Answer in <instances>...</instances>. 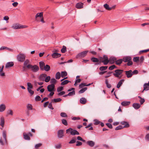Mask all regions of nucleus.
Instances as JSON below:
<instances>
[{
	"instance_id": "55",
	"label": "nucleus",
	"mask_w": 149,
	"mask_h": 149,
	"mask_svg": "<svg viewBox=\"0 0 149 149\" xmlns=\"http://www.w3.org/2000/svg\"><path fill=\"white\" fill-rule=\"evenodd\" d=\"M28 92L30 94L31 96H32L34 94V91L31 89L27 90Z\"/></svg>"
},
{
	"instance_id": "13",
	"label": "nucleus",
	"mask_w": 149,
	"mask_h": 149,
	"mask_svg": "<svg viewBox=\"0 0 149 149\" xmlns=\"http://www.w3.org/2000/svg\"><path fill=\"white\" fill-rule=\"evenodd\" d=\"M120 123L124 125V126L123 127L124 128H128L129 127L130 125L128 122L124 121H122L120 122Z\"/></svg>"
},
{
	"instance_id": "5",
	"label": "nucleus",
	"mask_w": 149,
	"mask_h": 149,
	"mask_svg": "<svg viewBox=\"0 0 149 149\" xmlns=\"http://www.w3.org/2000/svg\"><path fill=\"white\" fill-rule=\"evenodd\" d=\"M31 64H30V61L29 60L27 59L25 60L23 64V68L24 69L26 68L27 69H29V68L31 65Z\"/></svg>"
},
{
	"instance_id": "38",
	"label": "nucleus",
	"mask_w": 149,
	"mask_h": 149,
	"mask_svg": "<svg viewBox=\"0 0 149 149\" xmlns=\"http://www.w3.org/2000/svg\"><path fill=\"white\" fill-rule=\"evenodd\" d=\"M67 75V73L66 71L62 72L61 73V76L62 77H64Z\"/></svg>"
},
{
	"instance_id": "8",
	"label": "nucleus",
	"mask_w": 149,
	"mask_h": 149,
	"mask_svg": "<svg viewBox=\"0 0 149 149\" xmlns=\"http://www.w3.org/2000/svg\"><path fill=\"white\" fill-rule=\"evenodd\" d=\"M55 85L54 84H51L48 85L47 86L48 91L49 92L54 91V89Z\"/></svg>"
},
{
	"instance_id": "26",
	"label": "nucleus",
	"mask_w": 149,
	"mask_h": 149,
	"mask_svg": "<svg viewBox=\"0 0 149 149\" xmlns=\"http://www.w3.org/2000/svg\"><path fill=\"white\" fill-rule=\"evenodd\" d=\"M4 124V119L3 117H1L0 118V125L2 127H3Z\"/></svg>"
},
{
	"instance_id": "17",
	"label": "nucleus",
	"mask_w": 149,
	"mask_h": 149,
	"mask_svg": "<svg viewBox=\"0 0 149 149\" xmlns=\"http://www.w3.org/2000/svg\"><path fill=\"white\" fill-rule=\"evenodd\" d=\"M83 3L79 2L77 3L76 5V7L78 9H81L83 8Z\"/></svg>"
},
{
	"instance_id": "41",
	"label": "nucleus",
	"mask_w": 149,
	"mask_h": 149,
	"mask_svg": "<svg viewBox=\"0 0 149 149\" xmlns=\"http://www.w3.org/2000/svg\"><path fill=\"white\" fill-rule=\"evenodd\" d=\"M105 83L106 84L107 87L108 88H110L111 87V85L110 84H109L108 83V81L107 80V79H105Z\"/></svg>"
},
{
	"instance_id": "30",
	"label": "nucleus",
	"mask_w": 149,
	"mask_h": 149,
	"mask_svg": "<svg viewBox=\"0 0 149 149\" xmlns=\"http://www.w3.org/2000/svg\"><path fill=\"white\" fill-rule=\"evenodd\" d=\"M39 65L40 69L42 70L45 66L44 63L42 61H40L39 62Z\"/></svg>"
},
{
	"instance_id": "22",
	"label": "nucleus",
	"mask_w": 149,
	"mask_h": 149,
	"mask_svg": "<svg viewBox=\"0 0 149 149\" xmlns=\"http://www.w3.org/2000/svg\"><path fill=\"white\" fill-rule=\"evenodd\" d=\"M13 65L14 63L12 62H8L6 64L5 67L6 68H7L13 66Z\"/></svg>"
},
{
	"instance_id": "35",
	"label": "nucleus",
	"mask_w": 149,
	"mask_h": 149,
	"mask_svg": "<svg viewBox=\"0 0 149 149\" xmlns=\"http://www.w3.org/2000/svg\"><path fill=\"white\" fill-rule=\"evenodd\" d=\"M27 90L32 89L33 86L32 84L29 82H28L27 83Z\"/></svg>"
},
{
	"instance_id": "40",
	"label": "nucleus",
	"mask_w": 149,
	"mask_h": 149,
	"mask_svg": "<svg viewBox=\"0 0 149 149\" xmlns=\"http://www.w3.org/2000/svg\"><path fill=\"white\" fill-rule=\"evenodd\" d=\"M87 89V87L84 88H82L79 91V93H84L86 91Z\"/></svg>"
},
{
	"instance_id": "51",
	"label": "nucleus",
	"mask_w": 149,
	"mask_h": 149,
	"mask_svg": "<svg viewBox=\"0 0 149 149\" xmlns=\"http://www.w3.org/2000/svg\"><path fill=\"white\" fill-rule=\"evenodd\" d=\"M115 68H117V67L115 65H113L110 66L109 69L110 70H112Z\"/></svg>"
},
{
	"instance_id": "25",
	"label": "nucleus",
	"mask_w": 149,
	"mask_h": 149,
	"mask_svg": "<svg viewBox=\"0 0 149 149\" xmlns=\"http://www.w3.org/2000/svg\"><path fill=\"white\" fill-rule=\"evenodd\" d=\"M4 49H7L9 51H13V50L12 49L5 46H3L0 48V50H2Z\"/></svg>"
},
{
	"instance_id": "15",
	"label": "nucleus",
	"mask_w": 149,
	"mask_h": 149,
	"mask_svg": "<svg viewBox=\"0 0 149 149\" xmlns=\"http://www.w3.org/2000/svg\"><path fill=\"white\" fill-rule=\"evenodd\" d=\"M61 56V54L56 53L54 52L52 55V57L53 58H57L60 57Z\"/></svg>"
},
{
	"instance_id": "23",
	"label": "nucleus",
	"mask_w": 149,
	"mask_h": 149,
	"mask_svg": "<svg viewBox=\"0 0 149 149\" xmlns=\"http://www.w3.org/2000/svg\"><path fill=\"white\" fill-rule=\"evenodd\" d=\"M132 106L135 109H137L140 107V105L138 103H134L132 105Z\"/></svg>"
},
{
	"instance_id": "27",
	"label": "nucleus",
	"mask_w": 149,
	"mask_h": 149,
	"mask_svg": "<svg viewBox=\"0 0 149 149\" xmlns=\"http://www.w3.org/2000/svg\"><path fill=\"white\" fill-rule=\"evenodd\" d=\"M23 136L24 139L26 140H30V138L28 135L26 133H24Z\"/></svg>"
},
{
	"instance_id": "19",
	"label": "nucleus",
	"mask_w": 149,
	"mask_h": 149,
	"mask_svg": "<svg viewBox=\"0 0 149 149\" xmlns=\"http://www.w3.org/2000/svg\"><path fill=\"white\" fill-rule=\"evenodd\" d=\"M116 58L114 57H111L109 59V63H110L112 64L116 61Z\"/></svg>"
},
{
	"instance_id": "10",
	"label": "nucleus",
	"mask_w": 149,
	"mask_h": 149,
	"mask_svg": "<svg viewBox=\"0 0 149 149\" xmlns=\"http://www.w3.org/2000/svg\"><path fill=\"white\" fill-rule=\"evenodd\" d=\"M125 72L127 78H129L131 77H132V70H130L129 71H125Z\"/></svg>"
},
{
	"instance_id": "46",
	"label": "nucleus",
	"mask_w": 149,
	"mask_h": 149,
	"mask_svg": "<svg viewBox=\"0 0 149 149\" xmlns=\"http://www.w3.org/2000/svg\"><path fill=\"white\" fill-rule=\"evenodd\" d=\"M56 80L55 79L52 78L50 80V83L51 84H54H54L56 83Z\"/></svg>"
},
{
	"instance_id": "62",
	"label": "nucleus",
	"mask_w": 149,
	"mask_h": 149,
	"mask_svg": "<svg viewBox=\"0 0 149 149\" xmlns=\"http://www.w3.org/2000/svg\"><path fill=\"white\" fill-rule=\"evenodd\" d=\"M5 76V73L3 70H0V76L1 77H3Z\"/></svg>"
},
{
	"instance_id": "48",
	"label": "nucleus",
	"mask_w": 149,
	"mask_h": 149,
	"mask_svg": "<svg viewBox=\"0 0 149 149\" xmlns=\"http://www.w3.org/2000/svg\"><path fill=\"white\" fill-rule=\"evenodd\" d=\"M76 141V139L74 138L72 139L69 142L70 144H72L75 143Z\"/></svg>"
},
{
	"instance_id": "53",
	"label": "nucleus",
	"mask_w": 149,
	"mask_h": 149,
	"mask_svg": "<svg viewBox=\"0 0 149 149\" xmlns=\"http://www.w3.org/2000/svg\"><path fill=\"white\" fill-rule=\"evenodd\" d=\"M7 113L8 115H10L12 116L13 114V112L11 110H8Z\"/></svg>"
},
{
	"instance_id": "31",
	"label": "nucleus",
	"mask_w": 149,
	"mask_h": 149,
	"mask_svg": "<svg viewBox=\"0 0 149 149\" xmlns=\"http://www.w3.org/2000/svg\"><path fill=\"white\" fill-rule=\"evenodd\" d=\"M50 66L48 65H46L45 66L42 70H45L46 71H48L50 70Z\"/></svg>"
},
{
	"instance_id": "57",
	"label": "nucleus",
	"mask_w": 149,
	"mask_h": 149,
	"mask_svg": "<svg viewBox=\"0 0 149 149\" xmlns=\"http://www.w3.org/2000/svg\"><path fill=\"white\" fill-rule=\"evenodd\" d=\"M133 61L135 62H137L139 60V58L138 57H135L133 58Z\"/></svg>"
},
{
	"instance_id": "33",
	"label": "nucleus",
	"mask_w": 149,
	"mask_h": 149,
	"mask_svg": "<svg viewBox=\"0 0 149 149\" xmlns=\"http://www.w3.org/2000/svg\"><path fill=\"white\" fill-rule=\"evenodd\" d=\"M62 100L60 98H57L54 99L52 100V102H60Z\"/></svg>"
},
{
	"instance_id": "9",
	"label": "nucleus",
	"mask_w": 149,
	"mask_h": 149,
	"mask_svg": "<svg viewBox=\"0 0 149 149\" xmlns=\"http://www.w3.org/2000/svg\"><path fill=\"white\" fill-rule=\"evenodd\" d=\"M57 136L58 138H62L63 136V130H61L58 131L57 132Z\"/></svg>"
},
{
	"instance_id": "60",
	"label": "nucleus",
	"mask_w": 149,
	"mask_h": 149,
	"mask_svg": "<svg viewBox=\"0 0 149 149\" xmlns=\"http://www.w3.org/2000/svg\"><path fill=\"white\" fill-rule=\"evenodd\" d=\"M123 127H122V126L119 125V126H117V127H116V128L115 129L116 130H118L121 129H123Z\"/></svg>"
},
{
	"instance_id": "63",
	"label": "nucleus",
	"mask_w": 149,
	"mask_h": 149,
	"mask_svg": "<svg viewBox=\"0 0 149 149\" xmlns=\"http://www.w3.org/2000/svg\"><path fill=\"white\" fill-rule=\"evenodd\" d=\"M77 139L78 140H80L82 141L83 142H85V141L84 140L82 139V138L80 137V136H78L77 137Z\"/></svg>"
},
{
	"instance_id": "28",
	"label": "nucleus",
	"mask_w": 149,
	"mask_h": 149,
	"mask_svg": "<svg viewBox=\"0 0 149 149\" xmlns=\"http://www.w3.org/2000/svg\"><path fill=\"white\" fill-rule=\"evenodd\" d=\"M87 143L91 147H92L94 146L95 143L92 141H88L87 142Z\"/></svg>"
},
{
	"instance_id": "12",
	"label": "nucleus",
	"mask_w": 149,
	"mask_h": 149,
	"mask_svg": "<svg viewBox=\"0 0 149 149\" xmlns=\"http://www.w3.org/2000/svg\"><path fill=\"white\" fill-rule=\"evenodd\" d=\"M104 7L107 10H110L113 9L115 7V6H114L111 7H110L107 4H105L104 5Z\"/></svg>"
},
{
	"instance_id": "42",
	"label": "nucleus",
	"mask_w": 149,
	"mask_h": 149,
	"mask_svg": "<svg viewBox=\"0 0 149 149\" xmlns=\"http://www.w3.org/2000/svg\"><path fill=\"white\" fill-rule=\"evenodd\" d=\"M70 82V81H69L68 80H65V81H62L61 83V85H65L68 83L69 82Z\"/></svg>"
},
{
	"instance_id": "54",
	"label": "nucleus",
	"mask_w": 149,
	"mask_h": 149,
	"mask_svg": "<svg viewBox=\"0 0 149 149\" xmlns=\"http://www.w3.org/2000/svg\"><path fill=\"white\" fill-rule=\"evenodd\" d=\"M94 124L95 125H97L100 124V122L99 121V120L97 119H95L94 120Z\"/></svg>"
},
{
	"instance_id": "43",
	"label": "nucleus",
	"mask_w": 149,
	"mask_h": 149,
	"mask_svg": "<svg viewBox=\"0 0 149 149\" xmlns=\"http://www.w3.org/2000/svg\"><path fill=\"white\" fill-rule=\"evenodd\" d=\"M66 47L65 46H63V48L61 49V51L62 53H64L66 51Z\"/></svg>"
},
{
	"instance_id": "24",
	"label": "nucleus",
	"mask_w": 149,
	"mask_h": 149,
	"mask_svg": "<svg viewBox=\"0 0 149 149\" xmlns=\"http://www.w3.org/2000/svg\"><path fill=\"white\" fill-rule=\"evenodd\" d=\"M100 61L103 63L104 65H107L109 62V60L108 59H105L103 60H100Z\"/></svg>"
},
{
	"instance_id": "4",
	"label": "nucleus",
	"mask_w": 149,
	"mask_h": 149,
	"mask_svg": "<svg viewBox=\"0 0 149 149\" xmlns=\"http://www.w3.org/2000/svg\"><path fill=\"white\" fill-rule=\"evenodd\" d=\"M123 72V70H122L117 69L115 70V73L113 74V75L115 77L120 79L122 77V73Z\"/></svg>"
},
{
	"instance_id": "47",
	"label": "nucleus",
	"mask_w": 149,
	"mask_h": 149,
	"mask_svg": "<svg viewBox=\"0 0 149 149\" xmlns=\"http://www.w3.org/2000/svg\"><path fill=\"white\" fill-rule=\"evenodd\" d=\"M123 61L122 59H119L116 61V64L118 65H119Z\"/></svg>"
},
{
	"instance_id": "44",
	"label": "nucleus",
	"mask_w": 149,
	"mask_h": 149,
	"mask_svg": "<svg viewBox=\"0 0 149 149\" xmlns=\"http://www.w3.org/2000/svg\"><path fill=\"white\" fill-rule=\"evenodd\" d=\"M91 61L94 62H97L99 61V60L96 58L93 57L91 58Z\"/></svg>"
},
{
	"instance_id": "59",
	"label": "nucleus",
	"mask_w": 149,
	"mask_h": 149,
	"mask_svg": "<svg viewBox=\"0 0 149 149\" xmlns=\"http://www.w3.org/2000/svg\"><path fill=\"white\" fill-rule=\"evenodd\" d=\"M63 89V87L62 86L58 87L57 88V91L58 92H61Z\"/></svg>"
},
{
	"instance_id": "16",
	"label": "nucleus",
	"mask_w": 149,
	"mask_h": 149,
	"mask_svg": "<svg viewBox=\"0 0 149 149\" xmlns=\"http://www.w3.org/2000/svg\"><path fill=\"white\" fill-rule=\"evenodd\" d=\"M70 134L72 135H79V133L76 130H71V131L70 132Z\"/></svg>"
},
{
	"instance_id": "49",
	"label": "nucleus",
	"mask_w": 149,
	"mask_h": 149,
	"mask_svg": "<svg viewBox=\"0 0 149 149\" xmlns=\"http://www.w3.org/2000/svg\"><path fill=\"white\" fill-rule=\"evenodd\" d=\"M75 94V92L73 90L72 92H69L68 94V96H72Z\"/></svg>"
},
{
	"instance_id": "21",
	"label": "nucleus",
	"mask_w": 149,
	"mask_h": 149,
	"mask_svg": "<svg viewBox=\"0 0 149 149\" xmlns=\"http://www.w3.org/2000/svg\"><path fill=\"white\" fill-rule=\"evenodd\" d=\"M124 81V80L123 79L120 80L118 83L116 87L118 88H119L122 84Z\"/></svg>"
},
{
	"instance_id": "6",
	"label": "nucleus",
	"mask_w": 149,
	"mask_h": 149,
	"mask_svg": "<svg viewBox=\"0 0 149 149\" xmlns=\"http://www.w3.org/2000/svg\"><path fill=\"white\" fill-rule=\"evenodd\" d=\"M88 52V51H85L82 52L78 54L76 56V58L84 57L86 56L87 53Z\"/></svg>"
},
{
	"instance_id": "18",
	"label": "nucleus",
	"mask_w": 149,
	"mask_h": 149,
	"mask_svg": "<svg viewBox=\"0 0 149 149\" xmlns=\"http://www.w3.org/2000/svg\"><path fill=\"white\" fill-rule=\"evenodd\" d=\"M131 60L132 58L130 57L126 56L123 58V61L125 62H126L131 61Z\"/></svg>"
},
{
	"instance_id": "58",
	"label": "nucleus",
	"mask_w": 149,
	"mask_h": 149,
	"mask_svg": "<svg viewBox=\"0 0 149 149\" xmlns=\"http://www.w3.org/2000/svg\"><path fill=\"white\" fill-rule=\"evenodd\" d=\"M60 115L62 117H65L67 116V114L64 112H61L60 113Z\"/></svg>"
},
{
	"instance_id": "20",
	"label": "nucleus",
	"mask_w": 149,
	"mask_h": 149,
	"mask_svg": "<svg viewBox=\"0 0 149 149\" xmlns=\"http://www.w3.org/2000/svg\"><path fill=\"white\" fill-rule=\"evenodd\" d=\"M6 107L5 105L1 104L0 105V112L3 111L6 109Z\"/></svg>"
},
{
	"instance_id": "2",
	"label": "nucleus",
	"mask_w": 149,
	"mask_h": 149,
	"mask_svg": "<svg viewBox=\"0 0 149 149\" xmlns=\"http://www.w3.org/2000/svg\"><path fill=\"white\" fill-rule=\"evenodd\" d=\"M27 27L26 25H22L18 23H14L11 26V28L15 29H24Z\"/></svg>"
},
{
	"instance_id": "45",
	"label": "nucleus",
	"mask_w": 149,
	"mask_h": 149,
	"mask_svg": "<svg viewBox=\"0 0 149 149\" xmlns=\"http://www.w3.org/2000/svg\"><path fill=\"white\" fill-rule=\"evenodd\" d=\"M50 80V77L49 76H47L46 77L44 81L46 82H48Z\"/></svg>"
},
{
	"instance_id": "34",
	"label": "nucleus",
	"mask_w": 149,
	"mask_h": 149,
	"mask_svg": "<svg viewBox=\"0 0 149 149\" xmlns=\"http://www.w3.org/2000/svg\"><path fill=\"white\" fill-rule=\"evenodd\" d=\"M43 16V13L41 12L40 13H38L36 14V15L35 17H36V20H37V18L38 17H40V18H41Z\"/></svg>"
},
{
	"instance_id": "1",
	"label": "nucleus",
	"mask_w": 149,
	"mask_h": 149,
	"mask_svg": "<svg viewBox=\"0 0 149 149\" xmlns=\"http://www.w3.org/2000/svg\"><path fill=\"white\" fill-rule=\"evenodd\" d=\"M3 139L1 138L0 139V144L3 146L5 144H7V140L6 139V131H3L2 133Z\"/></svg>"
},
{
	"instance_id": "7",
	"label": "nucleus",
	"mask_w": 149,
	"mask_h": 149,
	"mask_svg": "<svg viewBox=\"0 0 149 149\" xmlns=\"http://www.w3.org/2000/svg\"><path fill=\"white\" fill-rule=\"evenodd\" d=\"M29 69H31V70L34 72H38L39 69L38 66L36 65H31Z\"/></svg>"
},
{
	"instance_id": "52",
	"label": "nucleus",
	"mask_w": 149,
	"mask_h": 149,
	"mask_svg": "<svg viewBox=\"0 0 149 149\" xmlns=\"http://www.w3.org/2000/svg\"><path fill=\"white\" fill-rule=\"evenodd\" d=\"M35 100L36 101H40L41 100V98L39 95H37L35 98Z\"/></svg>"
},
{
	"instance_id": "56",
	"label": "nucleus",
	"mask_w": 149,
	"mask_h": 149,
	"mask_svg": "<svg viewBox=\"0 0 149 149\" xmlns=\"http://www.w3.org/2000/svg\"><path fill=\"white\" fill-rule=\"evenodd\" d=\"M112 73V72H108L107 74L105 76V77L106 78H107L111 76V74Z\"/></svg>"
},
{
	"instance_id": "37",
	"label": "nucleus",
	"mask_w": 149,
	"mask_h": 149,
	"mask_svg": "<svg viewBox=\"0 0 149 149\" xmlns=\"http://www.w3.org/2000/svg\"><path fill=\"white\" fill-rule=\"evenodd\" d=\"M26 107L28 110H31L33 109V106L30 104H28L26 106Z\"/></svg>"
},
{
	"instance_id": "61",
	"label": "nucleus",
	"mask_w": 149,
	"mask_h": 149,
	"mask_svg": "<svg viewBox=\"0 0 149 149\" xmlns=\"http://www.w3.org/2000/svg\"><path fill=\"white\" fill-rule=\"evenodd\" d=\"M42 145V144L41 143H39L36 144L35 146V147L36 148H38L40 147Z\"/></svg>"
},
{
	"instance_id": "3",
	"label": "nucleus",
	"mask_w": 149,
	"mask_h": 149,
	"mask_svg": "<svg viewBox=\"0 0 149 149\" xmlns=\"http://www.w3.org/2000/svg\"><path fill=\"white\" fill-rule=\"evenodd\" d=\"M26 55L22 53H19L17 56V60L20 62H22L25 60Z\"/></svg>"
},
{
	"instance_id": "64",
	"label": "nucleus",
	"mask_w": 149,
	"mask_h": 149,
	"mask_svg": "<svg viewBox=\"0 0 149 149\" xmlns=\"http://www.w3.org/2000/svg\"><path fill=\"white\" fill-rule=\"evenodd\" d=\"M105 59H108V58L107 56L104 55L103 56V57L101 58L100 60H103Z\"/></svg>"
},
{
	"instance_id": "39",
	"label": "nucleus",
	"mask_w": 149,
	"mask_h": 149,
	"mask_svg": "<svg viewBox=\"0 0 149 149\" xmlns=\"http://www.w3.org/2000/svg\"><path fill=\"white\" fill-rule=\"evenodd\" d=\"M56 79H59L61 77V74L60 72H58L56 73Z\"/></svg>"
},
{
	"instance_id": "14",
	"label": "nucleus",
	"mask_w": 149,
	"mask_h": 149,
	"mask_svg": "<svg viewBox=\"0 0 149 149\" xmlns=\"http://www.w3.org/2000/svg\"><path fill=\"white\" fill-rule=\"evenodd\" d=\"M143 90L142 91L143 93L144 91H147L149 90V84L147 83H145L143 85Z\"/></svg>"
},
{
	"instance_id": "11",
	"label": "nucleus",
	"mask_w": 149,
	"mask_h": 149,
	"mask_svg": "<svg viewBox=\"0 0 149 149\" xmlns=\"http://www.w3.org/2000/svg\"><path fill=\"white\" fill-rule=\"evenodd\" d=\"M46 76L47 75L45 74H41L39 76L38 79L40 81H44L45 79Z\"/></svg>"
},
{
	"instance_id": "50",
	"label": "nucleus",
	"mask_w": 149,
	"mask_h": 149,
	"mask_svg": "<svg viewBox=\"0 0 149 149\" xmlns=\"http://www.w3.org/2000/svg\"><path fill=\"white\" fill-rule=\"evenodd\" d=\"M62 123L65 125H67L68 123L67 120L65 119H63L62 120Z\"/></svg>"
},
{
	"instance_id": "32",
	"label": "nucleus",
	"mask_w": 149,
	"mask_h": 149,
	"mask_svg": "<svg viewBox=\"0 0 149 149\" xmlns=\"http://www.w3.org/2000/svg\"><path fill=\"white\" fill-rule=\"evenodd\" d=\"M130 103V102L123 101L122 102L121 104L122 106H125L129 105Z\"/></svg>"
},
{
	"instance_id": "36",
	"label": "nucleus",
	"mask_w": 149,
	"mask_h": 149,
	"mask_svg": "<svg viewBox=\"0 0 149 149\" xmlns=\"http://www.w3.org/2000/svg\"><path fill=\"white\" fill-rule=\"evenodd\" d=\"M108 68V66H101L100 68V70L101 71H103L104 70H105L107 69Z\"/></svg>"
},
{
	"instance_id": "29",
	"label": "nucleus",
	"mask_w": 149,
	"mask_h": 149,
	"mask_svg": "<svg viewBox=\"0 0 149 149\" xmlns=\"http://www.w3.org/2000/svg\"><path fill=\"white\" fill-rule=\"evenodd\" d=\"M80 102L82 104H85L86 102V100L84 97H82L80 100Z\"/></svg>"
}]
</instances>
